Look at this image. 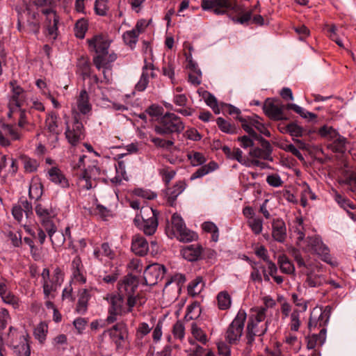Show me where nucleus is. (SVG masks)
<instances>
[{
    "instance_id": "11",
    "label": "nucleus",
    "mask_w": 356,
    "mask_h": 356,
    "mask_svg": "<svg viewBox=\"0 0 356 356\" xmlns=\"http://www.w3.org/2000/svg\"><path fill=\"white\" fill-rule=\"evenodd\" d=\"M259 117L257 115L238 117V121L241 123L242 128L254 140H261L262 138L254 131L253 128H255L260 134L266 137L270 136L269 130L259 121Z\"/></svg>"
},
{
    "instance_id": "49",
    "label": "nucleus",
    "mask_w": 356,
    "mask_h": 356,
    "mask_svg": "<svg viewBox=\"0 0 356 356\" xmlns=\"http://www.w3.org/2000/svg\"><path fill=\"white\" fill-rule=\"evenodd\" d=\"M216 123L219 129L227 134H234L236 133V128L234 125H232L222 118H218Z\"/></svg>"
},
{
    "instance_id": "47",
    "label": "nucleus",
    "mask_w": 356,
    "mask_h": 356,
    "mask_svg": "<svg viewBox=\"0 0 356 356\" xmlns=\"http://www.w3.org/2000/svg\"><path fill=\"white\" fill-rule=\"evenodd\" d=\"M77 67L79 68L83 79L90 76L91 69L90 63L88 60L84 58H80L77 63Z\"/></svg>"
},
{
    "instance_id": "41",
    "label": "nucleus",
    "mask_w": 356,
    "mask_h": 356,
    "mask_svg": "<svg viewBox=\"0 0 356 356\" xmlns=\"http://www.w3.org/2000/svg\"><path fill=\"white\" fill-rule=\"evenodd\" d=\"M140 229H143L146 235H152L156 232L158 227V218H154L149 221H144L140 225Z\"/></svg>"
},
{
    "instance_id": "19",
    "label": "nucleus",
    "mask_w": 356,
    "mask_h": 356,
    "mask_svg": "<svg viewBox=\"0 0 356 356\" xmlns=\"http://www.w3.org/2000/svg\"><path fill=\"white\" fill-rule=\"evenodd\" d=\"M291 298L295 305V308L291 314V330L297 331L300 326L299 314L306 311L307 304L302 298H299L296 293L291 295Z\"/></svg>"
},
{
    "instance_id": "22",
    "label": "nucleus",
    "mask_w": 356,
    "mask_h": 356,
    "mask_svg": "<svg viewBox=\"0 0 356 356\" xmlns=\"http://www.w3.org/2000/svg\"><path fill=\"white\" fill-rule=\"evenodd\" d=\"M65 137L72 145H76L83 138V125L76 118H74L72 128L67 127Z\"/></svg>"
},
{
    "instance_id": "62",
    "label": "nucleus",
    "mask_w": 356,
    "mask_h": 356,
    "mask_svg": "<svg viewBox=\"0 0 356 356\" xmlns=\"http://www.w3.org/2000/svg\"><path fill=\"white\" fill-rule=\"evenodd\" d=\"M293 29L294 30L296 34L297 35L298 40H300L301 41L305 40V39L310 34V31L304 24H302V25H300L298 26H293Z\"/></svg>"
},
{
    "instance_id": "1",
    "label": "nucleus",
    "mask_w": 356,
    "mask_h": 356,
    "mask_svg": "<svg viewBox=\"0 0 356 356\" xmlns=\"http://www.w3.org/2000/svg\"><path fill=\"white\" fill-rule=\"evenodd\" d=\"M266 309L261 307L257 310L255 316L249 318L247 325V347L245 351L249 353L251 351L252 345L254 341L255 336H261L267 330L266 323H264L266 318Z\"/></svg>"
},
{
    "instance_id": "55",
    "label": "nucleus",
    "mask_w": 356,
    "mask_h": 356,
    "mask_svg": "<svg viewBox=\"0 0 356 356\" xmlns=\"http://www.w3.org/2000/svg\"><path fill=\"white\" fill-rule=\"evenodd\" d=\"M172 334L177 339L182 341L185 336V327L181 321H177L172 327Z\"/></svg>"
},
{
    "instance_id": "39",
    "label": "nucleus",
    "mask_w": 356,
    "mask_h": 356,
    "mask_svg": "<svg viewBox=\"0 0 356 356\" xmlns=\"http://www.w3.org/2000/svg\"><path fill=\"white\" fill-rule=\"evenodd\" d=\"M204 287V283L202 278L200 277H196L195 280L191 281L188 286V294L191 296H195L200 293Z\"/></svg>"
},
{
    "instance_id": "34",
    "label": "nucleus",
    "mask_w": 356,
    "mask_h": 356,
    "mask_svg": "<svg viewBox=\"0 0 356 356\" xmlns=\"http://www.w3.org/2000/svg\"><path fill=\"white\" fill-rule=\"evenodd\" d=\"M326 328H322L320 330L318 334H313L307 341V348L309 349H314L317 346H322L326 339Z\"/></svg>"
},
{
    "instance_id": "36",
    "label": "nucleus",
    "mask_w": 356,
    "mask_h": 356,
    "mask_svg": "<svg viewBox=\"0 0 356 356\" xmlns=\"http://www.w3.org/2000/svg\"><path fill=\"white\" fill-rule=\"evenodd\" d=\"M291 111H293L302 119H305L308 122L315 121L318 117L316 114L309 112L296 104L291 103Z\"/></svg>"
},
{
    "instance_id": "56",
    "label": "nucleus",
    "mask_w": 356,
    "mask_h": 356,
    "mask_svg": "<svg viewBox=\"0 0 356 356\" xmlns=\"http://www.w3.org/2000/svg\"><path fill=\"white\" fill-rule=\"evenodd\" d=\"M347 140L343 136H339L337 138L332 145V149L334 152L343 154L346 152Z\"/></svg>"
},
{
    "instance_id": "26",
    "label": "nucleus",
    "mask_w": 356,
    "mask_h": 356,
    "mask_svg": "<svg viewBox=\"0 0 356 356\" xmlns=\"http://www.w3.org/2000/svg\"><path fill=\"white\" fill-rule=\"evenodd\" d=\"M72 276L76 282L80 284H85L86 282L84 268L79 256L75 257L72 261Z\"/></svg>"
},
{
    "instance_id": "53",
    "label": "nucleus",
    "mask_w": 356,
    "mask_h": 356,
    "mask_svg": "<svg viewBox=\"0 0 356 356\" xmlns=\"http://www.w3.org/2000/svg\"><path fill=\"white\" fill-rule=\"evenodd\" d=\"M248 225L254 234H259L263 230V220L258 217L248 220Z\"/></svg>"
},
{
    "instance_id": "37",
    "label": "nucleus",
    "mask_w": 356,
    "mask_h": 356,
    "mask_svg": "<svg viewBox=\"0 0 356 356\" xmlns=\"http://www.w3.org/2000/svg\"><path fill=\"white\" fill-rule=\"evenodd\" d=\"M29 337V334L22 335L19 338L21 343L15 347L16 351L19 353V356L31 355V347Z\"/></svg>"
},
{
    "instance_id": "2",
    "label": "nucleus",
    "mask_w": 356,
    "mask_h": 356,
    "mask_svg": "<svg viewBox=\"0 0 356 356\" xmlns=\"http://www.w3.org/2000/svg\"><path fill=\"white\" fill-rule=\"evenodd\" d=\"M86 156H81L79 159L77 168L81 171L76 173L77 184L79 187L84 190H90L96 186L95 181L99 179L101 170L95 164L85 166L84 159Z\"/></svg>"
},
{
    "instance_id": "45",
    "label": "nucleus",
    "mask_w": 356,
    "mask_h": 356,
    "mask_svg": "<svg viewBox=\"0 0 356 356\" xmlns=\"http://www.w3.org/2000/svg\"><path fill=\"white\" fill-rule=\"evenodd\" d=\"M191 334L197 341L203 344H206L208 341L206 333L195 323L191 324Z\"/></svg>"
},
{
    "instance_id": "58",
    "label": "nucleus",
    "mask_w": 356,
    "mask_h": 356,
    "mask_svg": "<svg viewBox=\"0 0 356 356\" xmlns=\"http://www.w3.org/2000/svg\"><path fill=\"white\" fill-rule=\"evenodd\" d=\"M171 221L172 225V229L175 234L179 231H181L183 229L186 227L185 223L182 218L177 213H174L172 215Z\"/></svg>"
},
{
    "instance_id": "38",
    "label": "nucleus",
    "mask_w": 356,
    "mask_h": 356,
    "mask_svg": "<svg viewBox=\"0 0 356 356\" xmlns=\"http://www.w3.org/2000/svg\"><path fill=\"white\" fill-rule=\"evenodd\" d=\"M47 332L48 325L46 322L42 321L34 329L33 334L40 343H43L46 340Z\"/></svg>"
},
{
    "instance_id": "50",
    "label": "nucleus",
    "mask_w": 356,
    "mask_h": 356,
    "mask_svg": "<svg viewBox=\"0 0 356 356\" xmlns=\"http://www.w3.org/2000/svg\"><path fill=\"white\" fill-rule=\"evenodd\" d=\"M201 313V308L197 302H194L188 306L187 312L185 315L186 320H193L197 318Z\"/></svg>"
},
{
    "instance_id": "59",
    "label": "nucleus",
    "mask_w": 356,
    "mask_h": 356,
    "mask_svg": "<svg viewBox=\"0 0 356 356\" xmlns=\"http://www.w3.org/2000/svg\"><path fill=\"white\" fill-rule=\"evenodd\" d=\"M2 301L8 305H11L14 307L19 305V299L9 289L1 297Z\"/></svg>"
},
{
    "instance_id": "7",
    "label": "nucleus",
    "mask_w": 356,
    "mask_h": 356,
    "mask_svg": "<svg viewBox=\"0 0 356 356\" xmlns=\"http://www.w3.org/2000/svg\"><path fill=\"white\" fill-rule=\"evenodd\" d=\"M201 7L202 10L212 11L215 15H224L228 10L241 13L243 9L237 4L236 0H202Z\"/></svg>"
},
{
    "instance_id": "3",
    "label": "nucleus",
    "mask_w": 356,
    "mask_h": 356,
    "mask_svg": "<svg viewBox=\"0 0 356 356\" xmlns=\"http://www.w3.org/2000/svg\"><path fill=\"white\" fill-rule=\"evenodd\" d=\"M185 128L181 118L174 113L167 112L154 127L156 134L162 136L179 134Z\"/></svg>"
},
{
    "instance_id": "5",
    "label": "nucleus",
    "mask_w": 356,
    "mask_h": 356,
    "mask_svg": "<svg viewBox=\"0 0 356 356\" xmlns=\"http://www.w3.org/2000/svg\"><path fill=\"white\" fill-rule=\"evenodd\" d=\"M260 147H254L250 149L248 153L250 157V165L265 169L268 167L265 161H273V147L270 143L266 139L261 138Z\"/></svg>"
},
{
    "instance_id": "13",
    "label": "nucleus",
    "mask_w": 356,
    "mask_h": 356,
    "mask_svg": "<svg viewBox=\"0 0 356 356\" xmlns=\"http://www.w3.org/2000/svg\"><path fill=\"white\" fill-rule=\"evenodd\" d=\"M333 131L334 129L332 127H328L327 125L321 127L318 131L312 129H307L303 128L302 127L298 125L296 122L293 120V117L291 115V136L305 137V139L308 138L311 140L317 135H319L323 138H325Z\"/></svg>"
},
{
    "instance_id": "46",
    "label": "nucleus",
    "mask_w": 356,
    "mask_h": 356,
    "mask_svg": "<svg viewBox=\"0 0 356 356\" xmlns=\"http://www.w3.org/2000/svg\"><path fill=\"white\" fill-rule=\"evenodd\" d=\"M88 30V22L84 19H79L74 26V35L76 38L83 39Z\"/></svg>"
},
{
    "instance_id": "21",
    "label": "nucleus",
    "mask_w": 356,
    "mask_h": 356,
    "mask_svg": "<svg viewBox=\"0 0 356 356\" xmlns=\"http://www.w3.org/2000/svg\"><path fill=\"white\" fill-rule=\"evenodd\" d=\"M154 70L155 68L153 63L148 62L145 58L144 60V65L142 68L140 78L135 86L136 90L142 92L147 88L149 81V77L154 79L156 76Z\"/></svg>"
},
{
    "instance_id": "33",
    "label": "nucleus",
    "mask_w": 356,
    "mask_h": 356,
    "mask_svg": "<svg viewBox=\"0 0 356 356\" xmlns=\"http://www.w3.org/2000/svg\"><path fill=\"white\" fill-rule=\"evenodd\" d=\"M218 168V164L214 161H211L208 164L202 165L195 172H193L190 180L193 181L198 178H201L206 175L216 170Z\"/></svg>"
},
{
    "instance_id": "43",
    "label": "nucleus",
    "mask_w": 356,
    "mask_h": 356,
    "mask_svg": "<svg viewBox=\"0 0 356 356\" xmlns=\"http://www.w3.org/2000/svg\"><path fill=\"white\" fill-rule=\"evenodd\" d=\"M314 253L320 256L321 259L323 261H325L327 264H329L330 265H333V264L332 262V257L330 254V249L323 242L321 243V245L318 246V248L317 249H316V250Z\"/></svg>"
},
{
    "instance_id": "12",
    "label": "nucleus",
    "mask_w": 356,
    "mask_h": 356,
    "mask_svg": "<svg viewBox=\"0 0 356 356\" xmlns=\"http://www.w3.org/2000/svg\"><path fill=\"white\" fill-rule=\"evenodd\" d=\"M247 314L244 310H239L236 316L229 325L225 332V339L230 344L236 343L241 339Z\"/></svg>"
},
{
    "instance_id": "18",
    "label": "nucleus",
    "mask_w": 356,
    "mask_h": 356,
    "mask_svg": "<svg viewBox=\"0 0 356 356\" xmlns=\"http://www.w3.org/2000/svg\"><path fill=\"white\" fill-rule=\"evenodd\" d=\"M117 348L122 347L129 336L127 325L124 322L117 323L112 327L106 330Z\"/></svg>"
},
{
    "instance_id": "10",
    "label": "nucleus",
    "mask_w": 356,
    "mask_h": 356,
    "mask_svg": "<svg viewBox=\"0 0 356 356\" xmlns=\"http://www.w3.org/2000/svg\"><path fill=\"white\" fill-rule=\"evenodd\" d=\"M291 257H293L298 268L301 269L300 271L307 274L306 282L309 286L317 287L323 285L325 282V277L322 275H316L312 271H309V265L305 261L300 252L291 246Z\"/></svg>"
},
{
    "instance_id": "60",
    "label": "nucleus",
    "mask_w": 356,
    "mask_h": 356,
    "mask_svg": "<svg viewBox=\"0 0 356 356\" xmlns=\"http://www.w3.org/2000/svg\"><path fill=\"white\" fill-rule=\"evenodd\" d=\"M149 140L157 147L168 149L174 145L172 140H165L159 137L150 136Z\"/></svg>"
},
{
    "instance_id": "61",
    "label": "nucleus",
    "mask_w": 356,
    "mask_h": 356,
    "mask_svg": "<svg viewBox=\"0 0 356 356\" xmlns=\"http://www.w3.org/2000/svg\"><path fill=\"white\" fill-rule=\"evenodd\" d=\"M162 74L164 76H168L172 83H174L175 66L171 60H169L168 63H164L163 66L162 67Z\"/></svg>"
},
{
    "instance_id": "31",
    "label": "nucleus",
    "mask_w": 356,
    "mask_h": 356,
    "mask_svg": "<svg viewBox=\"0 0 356 356\" xmlns=\"http://www.w3.org/2000/svg\"><path fill=\"white\" fill-rule=\"evenodd\" d=\"M186 186L187 184L185 181H179L172 188L167 189L166 195L170 206H173L177 197L186 189Z\"/></svg>"
},
{
    "instance_id": "52",
    "label": "nucleus",
    "mask_w": 356,
    "mask_h": 356,
    "mask_svg": "<svg viewBox=\"0 0 356 356\" xmlns=\"http://www.w3.org/2000/svg\"><path fill=\"white\" fill-rule=\"evenodd\" d=\"M175 234L180 241L186 243L193 241L197 237L196 234L188 229L186 227L181 231L177 232Z\"/></svg>"
},
{
    "instance_id": "15",
    "label": "nucleus",
    "mask_w": 356,
    "mask_h": 356,
    "mask_svg": "<svg viewBox=\"0 0 356 356\" xmlns=\"http://www.w3.org/2000/svg\"><path fill=\"white\" fill-rule=\"evenodd\" d=\"M10 86L11 88V95L8 100V117H10L11 114L15 111H19L26 99V91L17 84L16 81H10Z\"/></svg>"
},
{
    "instance_id": "51",
    "label": "nucleus",
    "mask_w": 356,
    "mask_h": 356,
    "mask_svg": "<svg viewBox=\"0 0 356 356\" xmlns=\"http://www.w3.org/2000/svg\"><path fill=\"white\" fill-rule=\"evenodd\" d=\"M187 157L193 166L201 165L206 162L204 156L198 152H191L187 154Z\"/></svg>"
},
{
    "instance_id": "25",
    "label": "nucleus",
    "mask_w": 356,
    "mask_h": 356,
    "mask_svg": "<svg viewBox=\"0 0 356 356\" xmlns=\"http://www.w3.org/2000/svg\"><path fill=\"white\" fill-rule=\"evenodd\" d=\"M47 177L52 183L63 188L70 187L68 179L65 177L63 172L57 167H51L47 170Z\"/></svg>"
},
{
    "instance_id": "28",
    "label": "nucleus",
    "mask_w": 356,
    "mask_h": 356,
    "mask_svg": "<svg viewBox=\"0 0 356 356\" xmlns=\"http://www.w3.org/2000/svg\"><path fill=\"white\" fill-rule=\"evenodd\" d=\"M181 253L188 261H197L202 253V248L199 244L188 245L182 248Z\"/></svg>"
},
{
    "instance_id": "29",
    "label": "nucleus",
    "mask_w": 356,
    "mask_h": 356,
    "mask_svg": "<svg viewBox=\"0 0 356 356\" xmlns=\"http://www.w3.org/2000/svg\"><path fill=\"white\" fill-rule=\"evenodd\" d=\"M272 236L278 242H283L286 237V227L282 219H275L272 223Z\"/></svg>"
},
{
    "instance_id": "8",
    "label": "nucleus",
    "mask_w": 356,
    "mask_h": 356,
    "mask_svg": "<svg viewBox=\"0 0 356 356\" xmlns=\"http://www.w3.org/2000/svg\"><path fill=\"white\" fill-rule=\"evenodd\" d=\"M87 42L90 51H95L96 54L92 59L93 63L97 68H99L104 61L103 56L108 53L111 41L102 35H96L88 39Z\"/></svg>"
},
{
    "instance_id": "9",
    "label": "nucleus",
    "mask_w": 356,
    "mask_h": 356,
    "mask_svg": "<svg viewBox=\"0 0 356 356\" xmlns=\"http://www.w3.org/2000/svg\"><path fill=\"white\" fill-rule=\"evenodd\" d=\"M296 222L298 225L293 230V234L296 236L297 246L302 249L305 252H314L316 249H317L322 243L321 239L318 236L307 237V239H305V229L302 225V218L301 217L297 218Z\"/></svg>"
},
{
    "instance_id": "23",
    "label": "nucleus",
    "mask_w": 356,
    "mask_h": 356,
    "mask_svg": "<svg viewBox=\"0 0 356 356\" xmlns=\"http://www.w3.org/2000/svg\"><path fill=\"white\" fill-rule=\"evenodd\" d=\"M24 214L26 218H30L33 215V207L31 203L27 200L21 199L18 204L13 207L12 215L18 222H21L23 220Z\"/></svg>"
},
{
    "instance_id": "24",
    "label": "nucleus",
    "mask_w": 356,
    "mask_h": 356,
    "mask_svg": "<svg viewBox=\"0 0 356 356\" xmlns=\"http://www.w3.org/2000/svg\"><path fill=\"white\" fill-rule=\"evenodd\" d=\"M35 211L44 229L47 228V224H54L52 219L57 215L55 209L38 203L35 206Z\"/></svg>"
},
{
    "instance_id": "16",
    "label": "nucleus",
    "mask_w": 356,
    "mask_h": 356,
    "mask_svg": "<svg viewBox=\"0 0 356 356\" xmlns=\"http://www.w3.org/2000/svg\"><path fill=\"white\" fill-rule=\"evenodd\" d=\"M332 309V308L330 305H327L323 310L320 309L319 311L314 309L312 312L308 323L309 330L312 331L316 327L320 330L325 328L326 325L328 323Z\"/></svg>"
},
{
    "instance_id": "20",
    "label": "nucleus",
    "mask_w": 356,
    "mask_h": 356,
    "mask_svg": "<svg viewBox=\"0 0 356 356\" xmlns=\"http://www.w3.org/2000/svg\"><path fill=\"white\" fill-rule=\"evenodd\" d=\"M165 273V268L163 265L152 264L146 267L144 270V281L147 285H154L161 280Z\"/></svg>"
},
{
    "instance_id": "4",
    "label": "nucleus",
    "mask_w": 356,
    "mask_h": 356,
    "mask_svg": "<svg viewBox=\"0 0 356 356\" xmlns=\"http://www.w3.org/2000/svg\"><path fill=\"white\" fill-rule=\"evenodd\" d=\"M124 299L118 293H108L104 297V300L108 304V316L106 320L108 324L115 322L118 316H124L133 311L134 307L124 306Z\"/></svg>"
},
{
    "instance_id": "42",
    "label": "nucleus",
    "mask_w": 356,
    "mask_h": 356,
    "mask_svg": "<svg viewBox=\"0 0 356 356\" xmlns=\"http://www.w3.org/2000/svg\"><path fill=\"white\" fill-rule=\"evenodd\" d=\"M138 36L139 35L136 33V30L132 29L124 32L122 35V38L127 45L134 49L138 42Z\"/></svg>"
},
{
    "instance_id": "14",
    "label": "nucleus",
    "mask_w": 356,
    "mask_h": 356,
    "mask_svg": "<svg viewBox=\"0 0 356 356\" xmlns=\"http://www.w3.org/2000/svg\"><path fill=\"white\" fill-rule=\"evenodd\" d=\"M289 108V103L283 104L280 99L268 98L263 105L264 113L274 120H286L285 109Z\"/></svg>"
},
{
    "instance_id": "48",
    "label": "nucleus",
    "mask_w": 356,
    "mask_h": 356,
    "mask_svg": "<svg viewBox=\"0 0 356 356\" xmlns=\"http://www.w3.org/2000/svg\"><path fill=\"white\" fill-rule=\"evenodd\" d=\"M42 195V185L38 182H33L30 184L29 196L32 200H38Z\"/></svg>"
},
{
    "instance_id": "63",
    "label": "nucleus",
    "mask_w": 356,
    "mask_h": 356,
    "mask_svg": "<svg viewBox=\"0 0 356 356\" xmlns=\"http://www.w3.org/2000/svg\"><path fill=\"white\" fill-rule=\"evenodd\" d=\"M8 237L13 247L19 248L22 246V236L21 232H9Z\"/></svg>"
},
{
    "instance_id": "40",
    "label": "nucleus",
    "mask_w": 356,
    "mask_h": 356,
    "mask_svg": "<svg viewBox=\"0 0 356 356\" xmlns=\"http://www.w3.org/2000/svg\"><path fill=\"white\" fill-rule=\"evenodd\" d=\"M217 302L220 309H227L231 306V297L227 291H221L217 296Z\"/></svg>"
},
{
    "instance_id": "27",
    "label": "nucleus",
    "mask_w": 356,
    "mask_h": 356,
    "mask_svg": "<svg viewBox=\"0 0 356 356\" xmlns=\"http://www.w3.org/2000/svg\"><path fill=\"white\" fill-rule=\"evenodd\" d=\"M44 230L48 234L53 246L60 247L65 243V234L57 231V227L55 224H47V228H45Z\"/></svg>"
},
{
    "instance_id": "64",
    "label": "nucleus",
    "mask_w": 356,
    "mask_h": 356,
    "mask_svg": "<svg viewBox=\"0 0 356 356\" xmlns=\"http://www.w3.org/2000/svg\"><path fill=\"white\" fill-rule=\"evenodd\" d=\"M190 343L194 346L186 350L188 356H205L204 348L196 344L193 340H190Z\"/></svg>"
},
{
    "instance_id": "17",
    "label": "nucleus",
    "mask_w": 356,
    "mask_h": 356,
    "mask_svg": "<svg viewBox=\"0 0 356 356\" xmlns=\"http://www.w3.org/2000/svg\"><path fill=\"white\" fill-rule=\"evenodd\" d=\"M44 129L48 133V137L52 138V142H58V136L63 132V127L62 122L57 113L51 112L47 114Z\"/></svg>"
},
{
    "instance_id": "35",
    "label": "nucleus",
    "mask_w": 356,
    "mask_h": 356,
    "mask_svg": "<svg viewBox=\"0 0 356 356\" xmlns=\"http://www.w3.org/2000/svg\"><path fill=\"white\" fill-rule=\"evenodd\" d=\"M90 298V295L88 289H84L80 291L76 307V310L78 313L84 314L86 312Z\"/></svg>"
},
{
    "instance_id": "32",
    "label": "nucleus",
    "mask_w": 356,
    "mask_h": 356,
    "mask_svg": "<svg viewBox=\"0 0 356 356\" xmlns=\"http://www.w3.org/2000/svg\"><path fill=\"white\" fill-rule=\"evenodd\" d=\"M76 105L79 112L83 115H86L91 111L92 105L89 102V96L86 89L81 90L76 99Z\"/></svg>"
},
{
    "instance_id": "57",
    "label": "nucleus",
    "mask_w": 356,
    "mask_h": 356,
    "mask_svg": "<svg viewBox=\"0 0 356 356\" xmlns=\"http://www.w3.org/2000/svg\"><path fill=\"white\" fill-rule=\"evenodd\" d=\"M328 37L334 41L339 47L344 48L342 40L337 33V28L335 24H332L327 29Z\"/></svg>"
},
{
    "instance_id": "30",
    "label": "nucleus",
    "mask_w": 356,
    "mask_h": 356,
    "mask_svg": "<svg viewBox=\"0 0 356 356\" xmlns=\"http://www.w3.org/2000/svg\"><path fill=\"white\" fill-rule=\"evenodd\" d=\"M131 250L137 255H145L149 250L147 241L144 237L136 235L132 239Z\"/></svg>"
},
{
    "instance_id": "54",
    "label": "nucleus",
    "mask_w": 356,
    "mask_h": 356,
    "mask_svg": "<svg viewBox=\"0 0 356 356\" xmlns=\"http://www.w3.org/2000/svg\"><path fill=\"white\" fill-rule=\"evenodd\" d=\"M140 215L143 222H144L147 220L149 221L154 218H157L158 213L156 211L153 209L152 207H143L140 209Z\"/></svg>"
},
{
    "instance_id": "6",
    "label": "nucleus",
    "mask_w": 356,
    "mask_h": 356,
    "mask_svg": "<svg viewBox=\"0 0 356 356\" xmlns=\"http://www.w3.org/2000/svg\"><path fill=\"white\" fill-rule=\"evenodd\" d=\"M138 287V280L131 274L125 276L118 284V293L127 299L126 305L129 308L134 307L139 299V294H136Z\"/></svg>"
},
{
    "instance_id": "44",
    "label": "nucleus",
    "mask_w": 356,
    "mask_h": 356,
    "mask_svg": "<svg viewBox=\"0 0 356 356\" xmlns=\"http://www.w3.org/2000/svg\"><path fill=\"white\" fill-rule=\"evenodd\" d=\"M43 293L45 299H48L50 297L54 298V292L56 291L57 284L55 281L50 280L42 282Z\"/></svg>"
}]
</instances>
